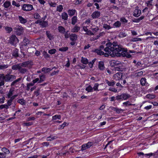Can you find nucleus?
I'll return each mask as SVG.
<instances>
[{"mask_svg": "<svg viewBox=\"0 0 158 158\" xmlns=\"http://www.w3.org/2000/svg\"><path fill=\"white\" fill-rule=\"evenodd\" d=\"M9 42L13 45H15L19 42V40L15 35H12L10 37Z\"/></svg>", "mask_w": 158, "mask_h": 158, "instance_id": "6", "label": "nucleus"}, {"mask_svg": "<svg viewBox=\"0 0 158 158\" xmlns=\"http://www.w3.org/2000/svg\"><path fill=\"white\" fill-rule=\"evenodd\" d=\"M76 11L75 9H71V10H69L68 11V12L69 15L70 16H72L73 15L75 14Z\"/></svg>", "mask_w": 158, "mask_h": 158, "instance_id": "20", "label": "nucleus"}, {"mask_svg": "<svg viewBox=\"0 0 158 158\" xmlns=\"http://www.w3.org/2000/svg\"><path fill=\"white\" fill-rule=\"evenodd\" d=\"M18 18L19 20V21L21 23L24 24L27 22V19L23 18L21 16H18Z\"/></svg>", "mask_w": 158, "mask_h": 158, "instance_id": "16", "label": "nucleus"}, {"mask_svg": "<svg viewBox=\"0 0 158 158\" xmlns=\"http://www.w3.org/2000/svg\"><path fill=\"white\" fill-rule=\"evenodd\" d=\"M32 124H33V123H32L29 122L28 123H23V125L24 126H30Z\"/></svg>", "mask_w": 158, "mask_h": 158, "instance_id": "59", "label": "nucleus"}, {"mask_svg": "<svg viewBox=\"0 0 158 158\" xmlns=\"http://www.w3.org/2000/svg\"><path fill=\"white\" fill-rule=\"evenodd\" d=\"M60 118L61 116L60 115H56L52 116V119L53 120L60 119Z\"/></svg>", "mask_w": 158, "mask_h": 158, "instance_id": "44", "label": "nucleus"}, {"mask_svg": "<svg viewBox=\"0 0 158 158\" xmlns=\"http://www.w3.org/2000/svg\"><path fill=\"white\" fill-rule=\"evenodd\" d=\"M33 9V6L31 4H24L22 6V9L26 11H30Z\"/></svg>", "mask_w": 158, "mask_h": 158, "instance_id": "8", "label": "nucleus"}, {"mask_svg": "<svg viewBox=\"0 0 158 158\" xmlns=\"http://www.w3.org/2000/svg\"><path fill=\"white\" fill-rule=\"evenodd\" d=\"M141 13V10L138 9V7H136L133 12V15L135 17H138L140 15Z\"/></svg>", "mask_w": 158, "mask_h": 158, "instance_id": "10", "label": "nucleus"}, {"mask_svg": "<svg viewBox=\"0 0 158 158\" xmlns=\"http://www.w3.org/2000/svg\"><path fill=\"white\" fill-rule=\"evenodd\" d=\"M85 144L87 146V148H89L93 145V143L92 142H89Z\"/></svg>", "mask_w": 158, "mask_h": 158, "instance_id": "58", "label": "nucleus"}, {"mask_svg": "<svg viewBox=\"0 0 158 158\" xmlns=\"http://www.w3.org/2000/svg\"><path fill=\"white\" fill-rule=\"evenodd\" d=\"M141 40H142L140 38H133L131 40V41L135 42H136L137 41H141Z\"/></svg>", "mask_w": 158, "mask_h": 158, "instance_id": "42", "label": "nucleus"}, {"mask_svg": "<svg viewBox=\"0 0 158 158\" xmlns=\"http://www.w3.org/2000/svg\"><path fill=\"white\" fill-rule=\"evenodd\" d=\"M110 64L112 66H115L119 65H121V62L118 61L112 60L110 62Z\"/></svg>", "mask_w": 158, "mask_h": 158, "instance_id": "12", "label": "nucleus"}, {"mask_svg": "<svg viewBox=\"0 0 158 158\" xmlns=\"http://www.w3.org/2000/svg\"><path fill=\"white\" fill-rule=\"evenodd\" d=\"M59 32L61 34H64L65 32V28L62 26H59L58 27Z\"/></svg>", "mask_w": 158, "mask_h": 158, "instance_id": "17", "label": "nucleus"}, {"mask_svg": "<svg viewBox=\"0 0 158 158\" xmlns=\"http://www.w3.org/2000/svg\"><path fill=\"white\" fill-rule=\"evenodd\" d=\"M34 17L35 19H40V16L38 13H36L34 14Z\"/></svg>", "mask_w": 158, "mask_h": 158, "instance_id": "51", "label": "nucleus"}, {"mask_svg": "<svg viewBox=\"0 0 158 158\" xmlns=\"http://www.w3.org/2000/svg\"><path fill=\"white\" fill-rule=\"evenodd\" d=\"M120 21L124 23H127L128 22V20L126 19L125 18L122 17L120 19Z\"/></svg>", "mask_w": 158, "mask_h": 158, "instance_id": "52", "label": "nucleus"}, {"mask_svg": "<svg viewBox=\"0 0 158 158\" xmlns=\"http://www.w3.org/2000/svg\"><path fill=\"white\" fill-rule=\"evenodd\" d=\"M121 46H122L121 45ZM123 48V49L122 50L120 51V52L122 51L123 52H121V54L123 56H125L127 57L128 58H130L131 57V55L129 54H128V53L127 52V49H124L123 48V47H122ZM120 52V51L119 52Z\"/></svg>", "mask_w": 158, "mask_h": 158, "instance_id": "9", "label": "nucleus"}, {"mask_svg": "<svg viewBox=\"0 0 158 158\" xmlns=\"http://www.w3.org/2000/svg\"><path fill=\"white\" fill-rule=\"evenodd\" d=\"M109 89L110 91L114 92H117V90L114 88L110 87Z\"/></svg>", "mask_w": 158, "mask_h": 158, "instance_id": "56", "label": "nucleus"}, {"mask_svg": "<svg viewBox=\"0 0 158 158\" xmlns=\"http://www.w3.org/2000/svg\"><path fill=\"white\" fill-rule=\"evenodd\" d=\"M123 104L125 105L126 106H131V105H134L135 104H133L130 103V102L129 101H127L126 102H124L123 103Z\"/></svg>", "mask_w": 158, "mask_h": 158, "instance_id": "55", "label": "nucleus"}, {"mask_svg": "<svg viewBox=\"0 0 158 158\" xmlns=\"http://www.w3.org/2000/svg\"><path fill=\"white\" fill-rule=\"evenodd\" d=\"M39 77L40 83L44 81L46 78L44 74H41L39 75Z\"/></svg>", "mask_w": 158, "mask_h": 158, "instance_id": "29", "label": "nucleus"}, {"mask_svg": "<svg viewBox=\"0 0 158 158\" xmlns=\"http://www.w3.org/2000/svg\"><path fill=\"white\" fill-rule=\"evenodd\" d=\"M77 18L76 16L73 17L72 19L71 23L72 24L74 25L77 22Z\"/></svg>", "mask_w": 158, "mask_h": 158, "instance_id": "30", "label": "nucleus"}, {"mask_svg": "<svg viewBox=\"0 0 158 158\" xmlns=\"http://www.w3.org/2000/svg\"><path fill=\"white\" fill-rule=\"evenodd\" d=\"M33 65L32 61L28 60L22 63L15 64L12 66L11 68L14 70H18L19 73L22 74H24L28 72V69L26 68L31 69Z\"/></svg>", "mask_w": 158, "mask_h": 158, "instance_id": "2", "label": "nucleus"}, {"mask_svg": "<svg viewBox=\"0 0 158 158\" xmlns=\"http://www.w3.org/2000/svg\"><path fill=\"white\" fill-rule=\"evenodd\" d=\"M86 34L88 35H94V33L90 30H88L86 33Z\"/></svg>", "mask_w": 158, "mask_h": 158, "instance_id": "60", "label": "nucleus"}, {"mask_svg": "<svg viewBox=\"0 0 158 158\" xmlns=\"http://www.w3.org/2000/svg\"><path fill=\"white\" fill-rule=\"evenodd\" d=\"M85 90L88 92H92L93 91V88L90 85H89L86 88Z\"/></svg>", "mask_w": 158, "mask_h": 158, "instance_id": "37", "label": "nucleus"}, {"mask_svg": "<svg viewBox=\"0 0 158 158\" xmlns=\"http://www.w3.org/2000/svg\"><path fill=\"white\" fill-rule=\"evenodd\" d=\"M121 25V23L119 21H117L115 22L113 24L114 27H120Z\"/></svg>", "mask_w": 158, "mask_h": 158, "instance_id": "36", "label": "nucleus"}, {"mask_svg": "<svg viewBox=\"0 0 158 158\" xmlns=\"http://www.w3.org/2000/svg\"><path fill=\"white\" fill-rule=\"evenodd\" d=\"M46 34L48 38L50 40H51L52 39H53V36L52 35L49 31H46Z\"/></svg>", "mask_w": 158, "mask_h": 158, "instance_id": "24", "label": "nucleus"}, {"mask_svg": "<svg viewBox=\"0 0 158 158\" xmlns=\"http://www.w3.org/2000/svg\"><path fill=\"white\" fill-rule=\"evenodd\" d=\"M112 109L117 113H120L121 112H123L124 110L123 109H119L117 107H113Z\"/></svg>", "mask_w": 158, "mask_h": 158, "instance_id": "23", "label": "nucleus"}, {"mask_svg": "<svg viewBox=\"0 0 158 158\" xmlns=\"http://www.w3.org/2000/svg\"><path fill=\"white\" fill-rule=\"evenodd\" d=\"M69 32V31H67L64 33V36L65 38L68 39L70 35L68 33Z\"/></svg>", "mask_w": 158, "mask_h": 158, "instance_id": "45", "label": "nucleus"}, {"mask_svg": "<svg viewBox=\"0 0 158 158\" xmlns=\"http://www.w3.org/2000/svg\"><path fill=\"white\" fill-rule=\"evenodd\" d=\"M22 79L21 77H20L11 83V86L15 85V84H16L18 82L22 80Z\"/></svg>", "mask_w": 158, "mask_h": 158, "instance_id": "27", "label": "nucleus"}, {"mask_svg": "<svg viewBox=\"0 0 158 158\" xmlns=\"http://www.w3.org/2000/svg\"><path fill=\"white\" fill-rule=\"evenodd\" d=\"M40 25L42 27H45L48 26V22L46 21H41Z\"/></svg>", "mask_w": 158, "mask_h": 158, "instance_id": "26", "label": "nucleus"}, {"mask_svg": "<svg viewBox=\"0 0 158 158\" xmlns=\"http://www.w3.org/2000/svg\"><path fill=\"white\" fill-rule=\"evenodd\" d=\"M96 59H94L93 60L91 61L89 63L88 65L90 68H92L93 67V66L94 63L95 61L96 60Z\"/></svg>", "mask_w": 158, "mask_h": 158, "instance_id": "40", "label": "nucleus"}, {"mask_svg": "<svg viewBox=\"0 0 158 158\" xmlns=\"http://www.w3.org/2000/svg\"><path fill=\"white\" fill-rule=\"evenodd\" d=\"M100 12L97 11L93 13L91 15V17L93 19H96L99 18L100 16Z\"/></svg>", "mask_w": 158, "mask_h": 158, "instance_id": "11", "label": "nucleus"}, {"mask_svg": "<svg viewBox=\"0 0 158 158\" xmlns=\"http://www.w3.org/2000/svg\"><path fill=\"white\" fill-rule=\"evenodd\" d=\"M77 38V35L75 34H72L69 35L70 39L72 41H74L76 40Z\"/></svg>", "mask_w": 158, "mask_h": 158, "instance_id": "15", "label": "nucleus"}, {"mask_svg": "<svg viewBox=\"0 0 158 158\" xmlns=\"http://www.w3.org/2000/svg\"><path fill=\"white\" fill-rule=\"evenodd\" d=\"M81 61L82 63L85 64H87L88 62V60L86 58L83 57H81Z\"/></svg>", "mask_w": 158, "mask_h": 158, "instance_id": "33", "label": "nucleus"}, {"mask_svg": "<svg viewBox=\"0 0 158 158\" xmlns=\"http://www.w3.org/2000/svg\"><path fill=\"white\" fill-rule=\"evenodd\" d=\"M98 67L99 69L101 70H103L105 69L104 63L102 61L99 62Z\"/></svg>", "mask_w": 158, "mask_h": 158, "instance_id": "18", "label": "nucleus"}, {"mask_svg": "<svg viewBox=\"0 0 158 158\" xmlns=\"http://www.w3.org/2000/svg\"><path fill=\"white\" fill-rule=\"evenodd\" d=\"M12 4L13 5L17 7H19L20 6L19 3H17L15 1H13Z\"/></svg>", "mask_w": 158, "mask_h": 158, "instance_id": "53", "label": "nucleus"}, {"mask_svg": "<svg viewBox=\"0 0 158 158\" xmlns=\"http://www.w3.org/2000/svg\"><path fill=\"white\" fill-rule=\"evenodd\" d=\"M9 65L7 64H0V70H4L7 69Z\"/></svg>", "mask_w": 158, "mask_h": 158, "instance_id": "25", "label": "nucleus"}, {"mask_svg": "<svg viewBox=\"0 0 158 158\" xmlns=\"http://www.w3.org/2000/svg\"><path fill=\"white\" fill-rule=\"evenodd\" d=\"M103 27L106 30H109L112 28L110 25L105 24L103 25Z\"/></svg>", "mask_w": 158, "mask_h": 158, "instance_id": "41", "label": "nucleus"}, {"mask_svg": "<svg viewBox=\"0 0 158 158\" xmlns=\"http://www.w3.org/2000/svg\"><path fill=\"white\" fill-rule=\"evenodd\" d=\"M1 151L2 152H0V158H5L10 153L9 150L5 148H2Z\"/></svg>", "mask_w": 158, "mask_h": 158, "instance_id": "4", "label": "nucleus"}, {"mask_svg": "<svg viewBox=\"0 0 158 158\" xmlns=\"http://www.w3.org/2000/svg\"><path fill=\"white\" fill-rule=\"evenodd\" d=\"M42 144L43 146H47L49 145V143L47 142H44Z\"/></svg>", "mask_w": 158, "mask_h": 158, "instance_id": "64", "label": "nucleus"}, {"mask_svg": "<svg viewBox=\"0 0 158 158\" xmlns=\"http://www.w3.org/2000/svg\"><path fill=\"white\" fill-rule=\"evenodd\" d=\"M87 148H87V146L86 145V144H85L82 145V146H81L82 150H85Z\"/></svg>", "mask_w": 158, "mask_h": 158, "instance_id": "57", "label": "nucleus"}, {"mask_svg": "<svg viewBox=\"0 0 158 158\" xmlns=\"http://www.w3.org/2000/svg\"><path fill=\"white\" fill-rule=\"evenodd\" d=\"M122 76V73H121L118 72L113 76V77L116 80H119L121 79Z\"/></svg>", "mask_w": 158, "mask_h": 158, "instance_id": "13", "label": "nucleus"}, {"mask_svg": "<svg viewBox=\"0 0 158 158\" xmlns=\"http://www.w3.org/2000/svg\"><path fill=\"white\" fill-rule=\"evenodd\" d=\"M5 29L7 31V33H8L12 31V28L8 27H5Z\"/></svg>", "mask_w": 158, "mask_h": 158, "instance_id": "47", "label": "nucleus"}, {"mask_svg": "<svg viewBox=\"0 0 158 158\" xmlns=\"http://www.w3.org/2000/svg\"><path fill=\"white\" fill-rule=\"evenodd\" d=\"M63 9V6L62 5H59L57 7L56 10L60 12L62 11Z\"/></svg>", "mask_w": 158, "mask_h": 158, "instance_id": "39", "label": "nucleus"}, {"mask_svg": "<svg viewBox=\"0 0 158 158\" xmlns=\"http://www.w3.org/2000/svg\"><path fill=\"white\" fill-rule=\"evenodd\" d=\"M3 6L5 8H7L11 6L10 2L9 1H6L4 3Z\"/></svg>", "mask_w": 158, "mask_h": 158, "instance_id": "32", "label": "nucleus"}, {"mask_svg": "<svg viewBox=\"0 0 158 158\" xmlns=\"http://www.w3.org/2000/svg\"><path fill=\"white\" fill-rule=\"evenodd\" d=\"M122 69L120 67H114V70L115 71H121Z\"/></svg>", "mask_w": 158, "mask_h": 158, "instance_id": "61", "label": "nucleus"}, {"mask_svg": "<svg viewBox=\"0 0 158 158\" xmlns=\"http://www.w3.org/2000/svg\"><path fill=\"white\" fill-rule=\"evenodd\" d=\"M17 102L22 105L25 104L24 100L23 99H19L18 100Z\"/></svg>", "mask_w": 158, "mask_h": 158, "instance_id": "50", "label": "nucleus"}, {"mask_svg": "<svg viewBox=\"0 0 158 158\" xmlns=\"http://www.w3.org/2000/svg\"><path fill=\"white\" fill-rule=\"evenodd\" d=\"M40 89H38L35 92V94L36 96H38L40 94Z\"/></svg>", "mask_w": 158, "mask_h": 158, "instance_id": "63", "label": "nucleus"}, {"mask_svg": "<svg viewBox=\"0 0 158 158\" xmlns=\"http://www.w3.org/2000/svg\"><path fill=\"white\" fill-rule=\"evenodd\" d=\"M68 15L66 12H63L62 13L61 17L62 19L64 20H67L68 18Z\"/></svg>", "mask_w": 158, "mask_h": 158, "instance_id": "22", "label": "nucleus"}, {"mask_svg": "<svg viewBox=\"0 0 158 158\" xmlns=\"http://www.w3.org/2000/svg\"><path fill=\"white\" fill-rule=\"evenodd\" d=\"M130 97V95H129L127 94L124 93L117 96L116 97V98L118 100H126Z\"/></svg>", "mask_w": 158, "mask_h": 158, "instance_id": "5", "label": "nucleus"}, {"mask_svg": "<svg viewBox=\"0 0 158 158\" xmlns=\"http://www.w3.org/2000/svg\"><path fill=\"white\" fill-rule=\"evenodd\" d=\"M68 47H62L61 48H60L59 49V50L61 52H65L68 50Z\"/></svg>", "mask_w": 158, "mask_h": 158, "instance_id": "46", "label": "nucleus"}, {"mask_svg": "<svg viewBox=\"0 0 158 158\" xmlns=\"http://www.w3.org/2000/svg\"><path fill=\"white\" fill-rule=\"evenodd\" d=\"M18 49H15V50H14L13 51V53H12V55L13 56L16 57L19 56L18 55Z\"/></svg>", "mask_w": 158, "mask_h": 158, "instance_id": "28", "label": "nucleus"}, {"mask_svg": "<svg viewBox=\"0 0 158 158\" xmlns=\"http://www.w3.org/2000/svg\"><path fill=\"white\" fill-rule=\"evenodd\" d=\"M56 52V49H52L49 50L48 52L49 54H52L55 53Z\"/></svg>", "mask_w": 158, "mask_h": 158, "instance_id": "48", "label": "nucleus"}, {"mask_svg": "<svg viewBox=\"0 0 158 158\" xmlns=\"http://www.w3.org/2000/svg\"><path fill=\"white\" fill-rule=\"evenodd\" d=\"M14 29L15 30L16 34L18 35H20L23 32V28L19 26H16L14 27Z\"/></svg>", "mask_w": 158, "mask_h": 158, "instance_id": "7", "label": "nucleus"}, {"mask_svg": "<svg viewBox=\"0 0 158 158\" xmlns=\"http://www.w3.org/2000/svg\"><path fill=\"white\" fill-rule=\"evenodd\" d=\"M14 91V89H10L8 94L7 95L8 98H10L12 96Z\"/></svg>", "mask_w": 158, "mask_h": 158, "instance_id": "31", "label": "nucleus"}, {"mask_svg": "<svg viewBox=\"0 0 158 158\" xmlns=\"http://www.w3.org/2000/svg\"><path fill=\"white\" fill-rule=\"evenodd\" d=\"M127 34L125 32H120L118 35L119 37L121 38H123L127 36Z\"/></svg>", "mask_w": 158, "mask_h": 158, "instance_id": "34", "label": "nucleus"}, {"mask_svg": "<svg viewBox=\"0 0 158 158\" xmlns=\"http://www.w3.org/2000/svg\"><path fill=\"white\" fill-rule=\"evenodd\" d=\"M146 97L149 99H152L155 98V95L154 94H148L146 95Z\"/></svg>", "mask_w": 158, "mask_h": 158, "instance_id": "35", "label": "nucleus"}, {"mask_svg": "<svg viewBox=\"0 0 158 158\" xmlns=\"http://www.w3.org/2000/svg\"><path fill=\"white\" fill-rule=\"evenodd\" d=\"M80 30V27L76 25L73 27V28L71 29V32L73 33L77 32H78Z\"/></svg>", "mask_w": 158, "mask_h": 158, "instance_id": "21", "label": "nucleus"}, {"mask_svg": "<svg viewBox=\"0 0 158 158\" xmlns=\"http://www.w3.org/2000/svg\"><path fill=\"white\" fill-rule=\"evenodd\" d=\"M146 79L145 78H142L140 80V83L141 85L144 86L145 85L146 82Z\"/></svg>", "mask_w": 158, "mask_h": 158, "instance_id": "38", "label": "nucleus"}, {"mask_svg": "<svg viewBox=\"0 0 158 158\" xmlns=\"http://www.w3.org/2000/svg\"><path fill=\"white\" fill-rule=\"evenodd\" d=\"M52 69L50 68L44 67L42 69V71L44 72L45 73H47L51 71Z\"/></svg>", "mask_w": 158, "mask_h": 158, "instance_id": "19", "label": "nucleus"}, {"mask_svg": "<svg viewBox=\"0 0 158 158\" xmlns=\"http://www.w3.org/2000/svg\"><path fill=\"white\" fill-rule=\"evenodd\" d=\"M99 85L98 83H96L95 84L93 88V89L94 91H98V88Z\"/></svg>", "mask_w": 158, "mask_h": 158, "instance_id": "43", "label": "nucleus"}, {"mask_svg": "<svg viewBox=\"0 0 158 158\" xmlns=\"http://www.w3.org/2000/svg\"><path fill=\"white\" fill-rule=\"evenodd\" d=\"M156 154V152L154 153H149L145 154V156L146 157H147L148 156H155Z\"/></svg>", "mask_w": 158, "mask_h": 158, "instance_id": "49", "label": "nucleus"}, {"mask_svg": "<svg viewBox=\"0 0 158 158\" xmlns=\"http://www.w3.org/2000/svg\"><path fill=\"white\" fill-rule=\"evenodd\" d=\"M5 78L1 80H0V86L4 85L5 84V81L9 82L12 81L16 79L15 76L10 74H7L6 75H4Z\"/></svg>", "mask_w": 158, "mask_h": 158, "instance_id": "3", "label": "nucleus"}, {"mask_svg": "<svg viewBox=\"0 0 158 158\" xmlns=\"http://www.w3.org/2000/svg\"><path fill=\"white\" fill-rule=\"evenodd\" d=\"M143 74V72L142 71L138 72L136 73V76H140Z\"/></svg>", "mask_w": 158, "mask_h": 158, "instance_id": "62", "label": "nucleus"}, {"mask_svg": "<svg viewBox=\"0 0 158 158\" xmlns=\"http://www.w3.org/2000/svg\"><path fill=\"white\" fill-rule=\"evenodd\" d=\"M106 83L109 86H114L115 84V82L113 80H112L111 81H109L107 79L105 80Z\"/></svg>", "mask_w": 158, "mask_h": 158, "instance_id": "14", "label": "nucleus"}, {"mask_svg": "<svg viewBox=\"0 0 158 158\" xmlns=\"http://www.w3.org/2000/svg\"><path fill=\"white\" fill-rule=\"evenodd\" d=\"M33 82H34L35 83L37 82L38 83H41L40 82V79L39 78H36L35 79L33 80Z\"/></svg>", "mask_w": 158, "mask_h": 158, "instance_id": "54", "label": "nucleus"}, {"mask_svg": "<svg viewBox=\"0 0 158 158\" xmlns=\"http://www.w3.org/2000/svg\"><path fill=\"white\" fill-rule=\"evenodd\" d=\"M106 47L104 48V51L107 52L104 54L103 52L98 49H96L94 52L100 55H104L105 56H108L109 54L113 57L116 56H119L120 54L119 52L122 50L123 48L120 45H118L116 42H113L112 44L109 42L106 44Z\"/></svg>", "mask_w": 158, "mask_h": 158, "instance_id": "1", "label": "nucleus"}]
</instances>
